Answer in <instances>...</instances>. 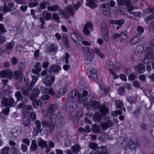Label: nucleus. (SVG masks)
Instances as JSON below:
<instances>
[{
  "instance_id": "nucleus-1",
  "label": "nucleus",
  "mask_w": 154,
  "mask_h": 154,
  "mask_svg": "<svg viewBox=\"0 0 154 154\" xmlns=\"http://www.w3.org/2000/svg\"><path fill=\"white\" fill-rule=\"evenodd\" d=\"M120 11L122 12L126 11L125 14L128 17L134 19V12L133 10L134 8L131 5L132 3L130 0H117Z\"/></svg>"
},
{
  "instance_id": "nucleus-2",
  "label": "nucleus",
  "mask_w": 154,
  "mask_h": 154,
  "mask_svg": "<svg viewBox=\"0 0 154 154\" xmlns=\"http://www.w3.org/2000/svg\"><path fill=\"white\" fill-rule=\"evenodd\" d=\"M91 107L96 109H99L101 113L104 115L105 114L107 115L109 113V109L104 104L101 106L99 103L97 101L92 102L91 104Z\"/></svg>"
},
{
  "instance_id": "nucleus-3",
  "label": "nucleus",
  "mask_w": 154,
  "mask_h": 154,
  "mask_svg": "<svg viewBox=\"0 0 154 154\" xmlns=\"http://www.w3.org/2000/svg\"><path fill=\"white\" fill-rule=\"evenodd\" d=\"M22 131V128L20 127H16L11 131L9 134L10 137L12 139H14L18 137Z\"/></svg>"
},
{
  "instance_id": "nucleus-4",
  "label": "nucleus",
  "mask_w": 154,
  "mask_h": 154,
  "mask_svg": "<svg viewBox=\"0 0 154 154\" xmlns=\"http://www.w3.org/2000/svg\"><path fill=\"white\" fill-rule=\"evenodd\" d=\"M69 99H72L73 100H75L79 102V100H82V97H80V93L77 90L73 91L70 92L68 95Z\"/></svg>"
},
{
  "instance_id": "nucleus-5",
  "label": "nucleus",
  "mask_w": 154,
  "mask_h": 154,
  "mask_svg": "<svg viewBox=\"0 0 154 154\" xmlns=\"http://www.w3.org/2000/svg\"><path fill=\"white\" fill-rule=\"evenodd\" d=\"M89 154H109V152L106 147L103 146L93 150Z\"/></svg>"
},
{
  "instance_id": "nucleus-6",
  "label": "nucleus",
  "mask_w": 154,
  "mask_h": 154,
  "mask_svg": "<svg viewBox=\"0 0 154 154\" xmlns=\"http://www.w3.org/2000/svg\"><path fill=\"white\" fill-rule=\"evenodd\" d=\"M88 94V92L85 90L82 91V95L80 93V97H82V100H79V103H81L83 102V104L85 105L88 106L90 104V100L88 101V100L87 98V96Z\"/></svg>"
},
{
  "instance_id": "nucleus-7",
  "label": "nucleus",
  "mask_w": 154,
  "mask_h": 154,
  "mask_svg": "<svg viewBox=\"0 0 154 154\" xmlns=\"http://www.w3.org/2000/svg\"><path fill=\"white\" fill-rule=\"evenodd\" d=\"M88 76L94 80L97 79V71L95 68H88L87 70Z\"/></svg>"
},
{
  "instance_id": "nucleus-8",
  "label": "nucleus",
  "mask_w": 154,
  "mask_h": 154,
  "mask_svg": "<svg viewBox=\"0 0 154 154\" xmlns=\"http://www.w3.org/2000/svg\"><path fill=\"white\" fill-rule=\"evenodd\" d=\"M58 48V46L56 44H51L47 47L46 52L47 53H51L52 54L54 55L57 52Z\"/></svg>"
},
{
  "instance_id": "nucleus-9",
  "label": "nucleus",
  "mask_w": 154,
  "mask_h": 154,
  "mask_svg": "<svg viewBox=\"0 0 154 154\" xmlns=\"http://www.w3.org/2000/svg\"><path fill=\"white\" fill-rule=\"evenodd\" d=\"M23 74L21 70L16 71L14 73L12 72V78H14L15 81L21 82L23 79Z\"/></svg>"
},
{
  "instance_id": "nucleus-10",
  "label": "nucleus",
  "mask_w": 154,
  "mask_h": 154,
  "mask_svg": "<svg viewBox=\"0 0 154 154\" xmlns=\"http://www.w3.org/2000/svg\"><path fill=\"white\" fill-rule=\"evenodd\" d=\"M57 118L55 115L51 114L50 116L49 127L51 131H53L56 123Z\"/></svg>"
},
{
  "instance_id": "nucleus-11",
  "label": "nucleus",
  "mask_w": 154,
  "mask_h": 154,
  "mask_svg": "<svg viewBox=\"0 0 154 154\" xmlns=\"http://www.w3.org/2000/svg\"><path fill=\"white\" fill-rule=\"evenodd\" d=\"M55 77L52 75L51 78L49 76L45 77L43 80V83L47 86L50 87L51 84L53 83L55 81Z\"/></svg>"
},
{
  "instance_id": "nucleus-12",
  "label": "nucleus",
  "mask_w": 154,
  "mask_h": 154,
  "mask_svg": "<svg viewBox=\"0 0 154 154\" xmlns=\"http://www.w3.org/2000/svg\"><path fill=\"white\" fill-rule=\"evenodd\" d=\"M65 105L66 108L67 109H69L71 111H74L78 106L77 102L73 101L67 102Z\"/></svg>"
},
{
  "instance_id": "nucleus-13",
  "label": "nucleus",
  "mask_w": 154,
  "mask_h": 154,
  "mask_svg": "<svg viewBox=\"0 0 154 154\" xmlns=\"http://www.w3.org/2000/svg\"><path fill=\"white\" fill-rule=\"evenodd\" d=\"M71 38L73 41L79 45L82 44V38L77 34L73 33L70 35Z\"/></svg>"
},
{
  "instance_id": "nucleus-14",
  "label": "nucleus",
  "mask_w": 154,
  "mask_h": 154,
  "mask_svg": "<svg viewBox=\"0 0 154 154\" xmlns=\"http://www.w3.org/2000/svg\"><path fill=\"white\" fill-rule=\"evenodd\" d=\"M0 77L11 79L12 78V72L9 70L2 71L0 73Z\"/></svg>"
},
{
  "instance_id": "nucleus-15",
  "label": "nucleus",
  "mask_w": 154,
  "mask_h": 154,
  "mask_svg": "<svg viewBox=\"0 0 154 154\" xmlns=\"http://www.w3.org/2000/svg\"><path fill=\"white\" fill-rule=\"evenodd\" d=\"M14 103V101L12 98L9 99L7 98L3 99L2 101V104L8 107H11L13 106Z\"/></svg>"
},
{
  "instance_id": "nucleus-16",
  "label": "nucleus",
  "mask_w": 154,
  "mask_h": 154,
  "mask_svg": "<svg viewBox=\"0 0 154 154\" xmlns=\"http://www.w3.org/2000/svg\"><path fill=\"white\" fill-rule=\"evenodd\" d=\"M93 30L92 24L90 22H88L84 27L83 31L85 33L88 35L90 33L89 31H92Z\"/></svg>"
},
{
  "instance_id": "nucleus-17",
  "label": "nucleus",
  "mask_w": 154,
  "mask_h": 154,
  "mask_svg": "<svg viewBox=\"0 0 154 154\" xmlns=\"http://www.w3.org/2000/svg\"><path fill=\"white\" fill-rule=\"evenodd\" d=\"M2 154H16V149H11L8 147H5L1 150Z\"/></svg>"
},
{
  "instance_id": "nucleus-18",
  "label": "nucleus",
  "mask_w": 154,
  "mask_h": 154,
  "mask_svg": "<svg viewBox=\"0 0 154 154\" xmlns=\"http://www.w3.org/2000/svg\"><path fill=\"white\" fill-rule=\"evenodd\" d=\"M142 38L139 36H137L131 38L130 41L129 43L131 45H135L142 41Z\"/></svg>"
},
{
  "instance_id": "nucleus-19",
  "label": "nucleus",
  "mask_w": 154,
  "mask_h": 154,
  "mask_svg": "<svg viewBox=\"0 0 154 154\" xmlns=\"http://www.w3.org/2000/svg\"><path fill=\"white\" fill-rule=\"evenodd\" d=\"M152 58V51H149L147 53L145 56V57L143 60V63L145 64H148L150 61V59Z\"/></svg>"
},
{
  "instance_id": "nucleus-20",
  "label": "nucleus",
  "mask_w": 154,
  "mask_h": 154,
  "mask_svg": "<svg viewBox=\"0 0 154 154\" xmlns=\"http://www.w3.org/2000/svg\"><path fill=\"white\" fill-rule=\"evenodd\" d=\"M67 90V89L66 87L60 88L56 92V95L58 98L60 97L66 92Z\"/></svg>"
},
{
  "instance_id": "nucleus-21",
  "label": "nucleus",
  "mask_w": 154,
  "mask_h": 154,
  "mask_svg": "<svg viewBox=\"0 0 154 154\" xmlns=\"http://www.w3.org/2000/svg\"><path fill=\"white\" fill-rule=\"evenodd\" d=\"M65 11L69 15L73 16L75 14V11L72 4L71 5H68L65 8Z\"/></svg>"
},
{
  "instance_id": "nucleus-22",
  "label": "nucleus",
  "mask_w": 154,
  "mask_h": 154,
  "mask_svg": "<svg viewBox=\"0 0 154 154\" xmlns=\"http://www.w3.org/2000/svg\"><path fill=\"white\" fill-rule=\"evenodd\" d=\"M41 16L42 18L44 19V20L46 21L50 20L51 16L50 13L46 11H44L42 13Z\"/></svg>"
},
{
  "instance_id": "nucleus-23",
  "label": "nucleus",
  "mask_w": 154,
  "mask_h": 154,
  "mask_svg": "<svg viewBox=\"0 0 154 154\" xmlns=\"http://www.w3.org/2000/svg\"><path fill=\"white\" fill-rule=\"evenodd\" d=\"M40 93L39 89L38 88H35L33 90L32 94L30 97V99L33 100L34 99V97L38 96V94Z\"/></svg>"
},
{
  "instance_id": "nucleus-24",
  "label": "nucleus",
  "mask_w": 154,
  "mask_h": 154,
  "mask_svg": "<svg viewBox=\"0 0 154 154\" xmlns=\"http://www.w3.org/2000/svg\"><path fill=\"white\" fill-rule=\"evenodd\" d=\"M144 46L143 45H138L136 48L135 51V54L137 55L140 54L144 50Z\"/></svg>"
},
{
  "instance_id": "nucleus-25",
  "label": "nucleus",
  "mask_w": 154,
  "mask_h": 154,
  "mask_svg": "<svg viewBox=\"0 0 154 154\" xmlns=\"http://www.w3.org/2000/svg\"><path fill=\"white\" fill-rule=\"evenodd\" d=\"M125 21L123 19L114 20H110V23L111 24H116L120 26H122L125 23Z\"/></svg>"
},
{
  "instance_id": "nucleus-26",
  "label": "nucleus",
  "mask_w": 154,
  "mask_h": 154,
  "mask_svg": "<svg viewBox=\"0 0 154 154\" xmlns=\"http://www.w3.org/2000/svg\"><path fill=\"white\" fill-rule=\"evenodd\" d=\"M127 38V32L124 31L122 32L119 35V40L121 42H124Z\"/></svg>"
},
{
  "instance_id": "nucleus-27",
  "label": "nucleus",
  "mask_w": 154,
  "mask_h": 154,
  "mask_svg": "<svg viewBox=\"0 0 154 154\" xmlns=\"http://www.w3.org/2000/svg\"><path fill=\"white\" fill-rule=\"evenodd\" d=\"M38 146L41 148L46 147L47 146V142L42 138L39 139L37 141Z\"/></svg>"
},
{
  "instance_id": "nucleus-28",
  "label": "nucleus",
  "mask_w": 154,
  "mask_h": 154,
  "mask_svg": "<svg viewBox=\"0 0 154 154\" xmlns=\"http://www.w3.org/2000/svg\"><path fill=\"white\" fill-rule=\"evenodd\" d=\"M5 86H3V90L4 92L7 95L11 94L13 92L12 88L9 85Z\"/></svg>"
},
{
  "instance_id": "nucleus-29",
  "label": "nucleus",
  "mask_w": 154,
  "mask_h": 154,
  "mask_svg": "<svg viewBox=\"0 0 154 154\" xmlns=\"http://www.w3.org/2000/svg\"><path fill=\"white\" fill-rule=\"evenodd\" d=\"M29 4L28 6L30 8L36 7L38 5L39 0H28Z\"/></svg>"
},
{
  "instance_id": "nucleus-30",
  "label": "nucleus",
  "mask_w": 154,
  "mask_h": 154,
  "mask_svg": "<svg viewBox=\"0 0 154 154\" xmlns=\"http://www.w3.org/2000/svg\"><path fill=\"white\" fill-rule=\"evenodd\" d=\"M32 111V106L31 105H28L25 107L22 110V112L24 114L27 115Z\"/></svg>"
},
{
  "instance_id": "nucleus-31",
  "label": "nucleus",
  "mask_w": 154,
  "mask_h": 154,
  "mask_svg": "<svg viewBox=\"0 0 154 154\" xmlns=\"http://www.w3.org/2000/svg\"><path fill=\"white\" fill-rule=\"evenodd\" d=\"M32 80L29 85V87L30 90L34 86L35 84L36 81L38 80V77L35 75L32 76Z\"/></svg>"
},
{
  "instance_id": "nucleus-32",
  "label": "nucleus",
  "mask_w": 154,
  "mask_h": 154,
  "mask_svg": "<svg viewBox=\"0 0 154 154\" xmlns=\"http://www.w3.org/2000/svg\"><path fill=\"white\" fill-rule=\"evenodd\" d=\"M57 106L55 104H52L49 105L48 107V112L49 113H52L56 109Z\"/></svg>"
},
{
  "instance_id": "nucleus-33",
  "label": "nucleus",
  "mask_w": 154,
  "mask_h": 154,
  "mask_svg": "<svg viewBox=\"0 0 154 154\" xmlns=\"http://www.w3.org/2000/svg\"><path fill=\"white\" fill-rule=\"evenodd\" d=\"M38 16V20L41 23V24L39 26V27L40 29H42L45 28L44 25L46 24V22L44 21V19L42 18L41 15H39Z\"/></svg>"
},
{
  "instance_id": "nucleus-34",
  "label": "nucleus",
  "mask_w": 154,
  "mask_h": 154,
  "mask_svg": "<svg viewBox=\"0 0 154 154\" xmlns=\"http://www.w3.org/2000/svg\"><path fill=\"white\" fill-rule=\"evenodd\" d=\"M34 123L36 125L34 128V130L37 132H39L41 128V123L39 120H36L35 121Z\"/></svg>"
},
{
  "instance_id": "nucleus-35",
  "label": "nucleus",
  "mask_w": 154,
  "mask_h": 154,
  "mask_svg": "<svg viewBox=\"0 0 154 154\" xmlns=\"http://www.w3.org/2000/svg\"><path fill=\"white\" fill-rule=\"evenodd\" d=\"M22 124L24 126H28L29 125L31 120L28 118L25 117L22 119Z\"/></svg>"
},
{
  "instance_id": "nucleus-36",
  "label": "nucleus",
  "mask_w": 154,
  "mask_h": 154,
  "mask_svg": "<svg viewBox=\"0 0 154 154\" xmlns=\"http://www.w3.org/2000/svg\"><path fill=\"white\" fill-rule=\"evenodd\" d=\"M86 4L88 6L92 8H95L97 6L94 0H86Z\"/></svg>"
},
{
  "instance_id": "nucleus-37",
  "label": "nucleus",
  "mask_w": 154,
  "mask_h": 154,
  "mask_svg": "<svg viewBox=\"0 0 154 154\" xmlns=\"http://www.w3.org/2000/svg\"><path fill=\"white\" fill-rule=\"evenodd\" d=\"M101 90L103 91L105 95H107L108 92L109 91V88L104 85H103L100 86Z\"/></svg>"
},
{
  "instance_id": "nucleus-38",
  "label": "nucleus",
  "mask_w": 154,
  "mask_h": 154,
  "mask_svg": "<svg viewBox=\"0 0 154 154\" xmlns=\"http://www.w3.org/2000/svg\"><path fill=\"white\" fill-rule=\"evenodd\" d=\"M37 145L35 140H32L30 146V149L32 151H36L37 150Z\"/></svg>"
},
{
  "instance_id": "nucleus-39",
  "label": "nucleus",
  "mask_w": 154,
  "mask_h": 154,
  "mask_svg": "<svg viewBox=\"0 0 154 154\" xmlns=\"http://www.w3.org/2000/svg\"><path fill=\"white\" fill-rule=\"evenodd\" d=\"M101 29L102 33L107 32V26L106 23L104 22H103L101 25Z\"/></svg>"
},
{
  "instance_id": "nucleus-40",
  "label": "nucleus",
  "mask_w": 154,
  "mask_h": 154,
  "mask_svg": "<svg viewBox=\"0 0 154 154\" xmlns=\"http://www.w3.org/2000/svg\"><path fill=\"white\" fill-rule=\"evenodd\" d=\"M115 104L117 108L119 109H121L124 106L123 102L119 100H117L115 101Z\"/></svg>"
},
{
  "instance_id": "nucleus-41",
  "label": "nucleus",
  "mask_w": 154,
  "mask_h": 154,
  "mask_svg": "<svg viewBox=\"0 0 154 154\" xmlns=\"http://www.w3.org/2000/svg\"><path fill=\"white\" fill-rule=\"evenodd\" d=\"M21 92L25 96H29V90L26 87H23L21 89Z\"/></svg>"
},
{
  "instance_id": "nucleus-42",
  "label": "nucleus",
  "mask_w": 154,
  "mask_h": 154,
  "mask_svg": "<svg viewBox=\"0 0 154 154\" xmlns=\"http://www.w3.org/2000/svg\"><path fill=\"white\" fill-rule=\"evenodd\" d=\"M72 150L75 153H77L80 151V146L78 144H76L74 146H72Z\"/></svg>"
},
{
  "instance_id": "nucleus-43",
  "label": "nucleus",
  "mask_w": 154,
  "mask_h": 154,
  "mask_svg": "<svg viewBox=\"0 0 154 154\" xmlns=\"http://www.w3.org/2000/svg\"><path fill=\"white\" fill-rule=\"evenodd\" d=\"M48 10L50 11H56L59 9V7L57 5H55L53 6H48L47 8Z\"/></svg>"
},
{
  "instance_id": "nucleus-44",
  "label": "nucleus",
  "mask_w": 154,
  "mask_h": 154,
  "mask_svg": "<svg viewBox=\"0 0 154 154\" xmlns=\"http://www.w3.org/2000/svg\"><path fill=\"white\" fill-rule=\"evenodd\" d=\"M0 10L5 12H8L11 11V9H10L8 8L6 3L5 4L3 7H1L0 8Z\"/></svg>"
},
{
  "instance_id": "nucleus-45",
  "label": "nucleus",
  "mask_w": 154,
  "mask_h": 154,
  "mask_svg": "<svg viewBox=\"0 0 154 154\" xmlns=\"http://www.w3.org/2000/svg\"><path fill=\"white\" fill-rule=\"evenodd\" d=\"M93 58V57L92 55L88 56L85 59V63L88 64L90 63Z\"/></svg>"
},
{
  "instance_id": "nucleus-46",
  "label": "nucleus",
  "mask_w": 154,
  "mask_h": 154,
  "mask_svg": "<svg viewBox=\"0 0 154 154\" xmlns=\"http://www.w3.org/2000/svg\"><path fill=\"white\" fill-rule=\"evenodd\" d=\"M95 53L101 58H103L104 57V54L100 52V50L98 48L94 49Z\"/></svg>"
},
{
  "instance_id": "nucleus-47",
  "label": "nucleus",
  "mask_w": 154,
  "mask_h": 154,
  "mask_svg": "<svg viewBox=\"0 0 154 154\" xmlns=\"http://www.w3.org/2000/svg\"><path fill=\"white\" fill-rule=\"evenodd\" d=\"M92 131L95 133L99 132L100 131V128L99 126L94 125L92 128Z\"/></svg>"
},
{
  "instance_id": "nucleus-48",
  "label": "nucleus",
  "mask_w": 154,
  "mask_h": 154,
  "mask_svg": "<svg viewBox=\"0 0 154 154\" xmlns=\"http://www.w3.org/2000/svg\"><path fill=\"white\" fill-rule=\"evenodd\" d=\"M93 119L95 121H100L101 120V117L100 115L98 113H96L93 116Z\"/></svg>"
},
{
  "instance_id": "nucleus-49",
  "label": "nucleus",
  "mask_w": 154,
  "mask_h": 154,
  "mask_svg": "<svg viewBox=\"0 0 154 154\" xmlns=\"http://www.w3.org/2000/svg\"><path fill=\"white\" fill-rule=\"evenodd\" d=\"M60 70V68H50L49 71L50 74H56Z\"/></svg>"
},
{
  "instance_id": "nucleus-50",
  "label": "nucleus",
  "mask_w": 154,
  "mask_h": 154,
  "mask_svg": "<svg viewBox=\"0 0 154 154\" xmlns=\"http://www.w3.org/2000/svg\"><path fill=\"white\" fill-rule=\"evenodd\" d=\"M142 109V107L139 106L133 112V114L136 117L138 116L139 115V113Z\"/></svg>"
},
{
  "instance_id": "nucleus-51",
  "label": "nucleus",
  "mask_w": 154,
  "mask_h": 154,
  "mask_svg": "<svg viewBox=\"0 0 154 154\" xmlns=\"http://www.w3.org/2000/svg\"><path fill=\"white\" fill-rule=\"evenodd\" d=\"M83 51L85 53H89L91 54H93L94 51L93 50L91 51L90 48L88 47H85L83 48Z\"/></svg>"
},
{
  "instance_id": "nucleus-52",
  "label": "nucleus",
  "mask_w": 154,
  "mask_h": 154,
  "mask_svg": "<svg viewBox=\"0 0 154 154\" xmlns=\"http://www.w3.org/2000/svg\"><path fill=\"white\" fill-rule=\"evenodd\" d=\"M136 30L138 34H141L144 32V29L142 26H138Z\"/></svg>"
},
{
  "instance_id": "nucleus-53",
  "label": "nucleus",
  "mask_w": 154,
  "mask_h": 154,
  "mask_svg": "<svg viewBox=\"0 0 154 154\" xmlns=\"http://www.w3.org/2000/svg\"><path fill=\"white\" fill-rule=\"evenodd\" d=\"M15 96L17 98V100H22L23 96L20 91H17L15 94Z\"/></svg>"
},
{
  "instance_id": "nucleus-54",
  "label": "nucleus",
  "mask_w": 154,
  "mask_h": 154,
  "mask_svg": "<svg viewBox=\"0 0 154 154\" xmlns=\"http://www.w3.org/2000/svg\"><path fill=\"white\" fill-rule=\"evenodd\" d=\"M154 12V9L151 8L150 7L146 8L144 11V13L150 14L153 12Z\"/></svg>"
},
{
  "instance_id": "nucleus-55",
  "label": "nucleus",
  "mask_w": 154,
  "mask_h": 154,
  "mask_svg": "<svg viewBox=\"0 0 154 154\" xmlns=\"http://www.w3.org/2000/svg\"><path fill=\"white\" fill-rule=\"evenodd\" d=\"M14 43L13 41H12L8 43L7 44L6 48H7L12 50L14 45Z\"/></svg>"
},
{
  "instance_id": "nucleus-56",
  "label": "nucleus",
  "mask_w": 154,
  "mask_h": 154,
  "mask_svg": "<svg viewBox=\"0 0 154 154\" xmlns=\"http://www.w3.org/2000/svg\"><path fill=\"white\" fill-rule=\"evenodd\" d=\"M136 73L140 74L143 72L145 71V68H135Z\"/></svg>"
},
{
  "instance_id": "nucleus-57",
  "label": "nucleus",
  "mask_w": 154,
  "mask_h": 154,
  "mask_svg": "<svg viewBox=\"0 0 154 154\" xmlns=\"http://www.w3.org/2000/svg\"><path fill=\"white\" fill-rule=\"evenodd\" d=\"M147 48L151 50H154V38L150 41L149 46Z\"/></svg>"
},
{
  "instance_id": "nucleus-58",
  "label": "nucleus",
  "mask_w": 154,
  "mask_h": 154,
  "mask_svg": "<svg viewBox=\"0 0 154 154\" xmlns=\"http://www.w3.org/2000/svg\"><path fill=\"white\" fill-rule=\"evenodd\" d=\"M125 90L122 87H120L119 88L118 92L119 94L122 95L125 94Z\"/></svg>"
},
{
  "instance_id": "nucleus-59",
  "label": "nucleus",
  "mask_w": 154,
  "mask_h": 154,
  "mask_svg": "<svg viewBox=\"0 0 154 154\" xmlns=\"http://www.w3.org/2000/svg\"><path fill=\"white\" fill-rule=\"evenodd\" d=\"M103 38L106 41H108L109 39V36L108 35V32L102 33Z\"/></svg>"
},
{
  "instance_id": "nucleus-60",
  "label": "nucleus",
  "mask_w": 154,
  "mask_h": 154,
  "mask_svg": "<svg viewBox=\"0 0 154 154\" xmlns=\"http://www.w3.org/2000/svg\"><path fill=\"white\" fill-rule=\"evenodd\" d=\"M52 18L54 20L56 21L57 22H59L60 20V18L59 16L57 14L54 13L52 15Z\"/></svg>"
},
{
  "instance_id": "nucleus-61",
  "label": "nucleus",
  "mask_w": 154,
  "mask_h": 154,
  "mask_svg": "<svg viewBox=\"0 0 154 154\" xmlns=\"http://www.w3.org/2000/svg\"><path fill=\"white\" fill-rule=\"evenodd\" d=\"M46 92H47L48 93L52 95H54L55 94V92L51 88L45 89Z\"/></svg>"
},
{
  "instance_id": "nucleus-62",
  "label": "nucleus",
  "mask_w": 154,
  "mask_h": 154,
  "mask_svg": "<svg viewBox=\"0 0 154 154\" xmlns=\"http://www.w3.org/2000/svg\"><path fill=\"white\" fill-rule=\"evenodd\" d=\"M35 11L33 9H31V14L32 15L33 18L35 20L38 19V16H36L35 13Z\"/></svg>"
},
{
  "instance_id": "nucleus-63",
  "label": "nucleus",
  "mask_w": 154,
  "mask_h": 154,
  "mask_svg": "<svg viewBox=\"0 0 154 154\" xmlns=\"http://www.w3.org/2000/svg\"><path fill=\"white\" fill-rule=\"evenodd\" d=\"M20 149L23 152H26L27 150V147L24 144H22L21 146Z\"/></svg>"
},
{
  "instance_id": "nucleus-64",
  "label": "nucleus",
  "mask_w": 154,
  "mask_h": 154,
  "mask_svg": "<svg viewBox=\"0 0 154 154\" xmlns=\"http://www.w3.org/2000/svg\"><path fill=\"white\" fill-rule=\"evenodd\" d=\"M101 126L102 128V130L104 131L106 130L109 127L106 122L102 123L101 125Z\"/></svg>"
}]
</instances>
